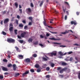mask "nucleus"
Here are the masks:
<instances>
[{
  "label": "nucleus",
  "mask_w": 80,
  "mask_h": 80,
  "mask_svg": "<svg viewBox=\"0 0 80 80\" xmlns=\"http://www.w3.org/2000/svg\"><path fill=\"white\" fill-rule=\"evenodd\" d=\"M58 53L59 55H61V56H63V53H62V52H59Z\"/></svg>",
  "instance_id": "obj_23"
},
{
  "label": "nucleus",
  "mask_w": 80,
  "mask_h": 80,
  "mask_svg": "<svg viewBox=\"0 0 80 80\" xmlns=\"http://www.w3.org/2000/svg\"><path fill=\"white\" fill-rule=\"evenodd\" d=\"M60 47H65L66 46H65L60 45L59 46Z\"/></svg>",
  "instance_id": "obj_56"
},
{
  "label": "nucleus",
  "mask_w": 80,
  "mask_h": 80,
  "mask_svg": "<svg viewBox=\"0 0 80 80\" xmlns=\"http://www.w3.org/2000/svg\"><path fill=\"white\" fill-rule=\"evenodd\" d=\"M70 25H66V28H69V27H70Z\"/></svg>",
  "instance_id": "obj_36"
},
{
  "label": "nucleus",
  "mask_w": 80,
  "mask_h": 80,
  "mask_svg": "<svg viewBox=\"0 0 80 80\" xmlns=\"http://www.w3.org/2000/svg\"><path fill=\"white\" fill-rule=\"evenodd\" d=\"M50 33H53V34H57V32H52L51 31H50Z\"/></svg>",
  "instance_id": "obj_42"
},
{
  "label": "nucleus",
  "mask_w": 80,
  "mask_h": 80,
  "mask_svg": "<svg viewBox=\"0 0 80 80\" xmlns=\"http://www.w3.org/2000/svg\"><path fill=\"white\" fill-rule=\"evenodd\" d=\"M15 48H16V50L17 51H18V47H17L16 46L15 47Z\"/></svg>",
  "instance_id": "obj_49"
},
{
  "label": "nucleus",
  "mask_w": 80,
  "mask_h": 80,
  "mask_svg": "<svg viewBox=\"0 0 80 80\" xmlns=\"http://www.w3.org/2000/svg\"><path fill=\"white\" fill-rule=\"evenodd\" d=\"M19 11L20 12V13H22V9H19Z\"/></svg>",
  "instance_id": "obj_61"
},
{
  "label": "nucleus",
  "mask_w": 80,
  "mask_h": 80,
  "mask_svg": "<svg viewBox=\"0 0 80 80\" xmlns=\"http://www.w3.org/2000/svg\"><path fill=\"white\" fill-rule=\"evenodd\" d=\"M30 71L31 72H32V73H33L35 72V71H34V69H31Z\"/></svg>",
  "instance_id": "obj_21"
},
{
  "label": "nucleus",
  "mask_w": 80,
  "mask_h": 80,
  "mask_svg": "<svg viewBox=\"0 0 80 80\" xmlns=\"http://www.w3.org/2000/svg\"><path fill=\"white\" fill-rule=\"evenodd\" d=\"M2 34H3V35H7V33H6V32H4V31H3L2 32Z\"/></svg>",
  "instance_id": "obj_30"
},
{
  "label": "nucleus",
  "mask_w": 80,
  "mask_h": 80,
  "mask_svg": "<svg viewBox=\"0 0 80 80\" xmlns=\"http://www.w3.org/2000/svg\"><path fill=\"white\" fill-rule=\"evenodd\" d=\"M3 62H7L8 61L7 60L5 59H3Z\"/></svg>",
  "instance_id": "obj_52"
},
{
  "label": "nucleus",
  "mask_w": 80,
  "mask_h": 80,
  "mask_svg": "<svg viewBox=\"0 0 80 80\" xmlns=\"http://www.w3.org/2000/svg\"><path fill=\"white\" fill-rule=\"evenodd\" d=\"M28 19L31 21L32 22V19H33V18L32 17H30L28 18Z\"/></svg>",
  "instance_id": "obj_17"
},
{
  "label": "nucleus",
  "mask_w": 80,
  "mask_h": 80,
  "mask_svg": "<svg viewBox=\"0 0 80 80\" xmlns=\"http://www.w3.org/2000/svg\"><path fill=\"white\" fill-rule=\"evenodd\" d=\"M47 71H48L50 70V68L48 67L46 68Z\"/></svg>",
  "instance_id": "obj_29"
},
{
  "label": "nucleus",
  "mask_w": 80,
  "mask_h": 80,
  "mask_svg": "<svg viewBox=\"0 0 80 80\" xmlns=\"http://www.w3.org/2000/svg\"><path fill=\"white\" fill-rule=\"evenodd\" d=\"M18 57V58H19V59H23V56L22 55H19Z\"/></svg>",
  "instance_id": "obj_12"
},
{
  "label": "nucleus",
  "mask_w": 80,
  "mask_h": 80,
  "mask_svg": "<svg viewBox=\"0 0 80 80\" xmlns=\"http://www.w3.org/2000/svg\"><path fill=\"white\" fill-rule=\"evenodd\" d=\"M0 78H1V79H2V78H3V75H0Z\"/></svg>",
  "instance_id": "obj_38"
},
{
  "label": "nucleus",
  "mask_w": 80,
  "mask_h": 80,
  "mask_svg": "<svg viewBox=\"0 0 80 80\" xmlns=\"http://www.w3.org/2000/svg\"><path fill=\"white\" fill-rule=\"evenodd\" d=\"M12 66L13 67V70H16V69H17V66H16V64H13Z\"/></svg>",
  "instance_id": "obj_11"
},
{
  "label": "nucleus",
  "mask_w": 80,
  "mask_h": 80,
  "mask_svg": "<svg viewBox=\"0 0 80 80\" xmlns=\"http://www.w3.org/2000/svg\"><path fill=\"white\" fill-rule=\"evenodd\" d=\"M67 19V16L66 15L65 17V20H66Z\"/></svg>",
  "instance_id": "obj_55"
},
{
  "label": "nucleus",
  "mask_w": 80,
  "mask_h": 80,
  "mask_svg": "<svg viewBox=\"0 0 80 80\" xmlns=\"http://www.w3.org/2000/svg\"><path fill=\"white\" fill-rule=\"evenodd\" d=\"M37 72H40L41 70L40 69H38L37 70Z\"/></svg>",
  "instance_id": "obj_45"
},
{
  "label": "nucleus",
  "mask_w": 80,
  "mask_h": 80,
  "mask_svg": "<svg viewBox=\"0 0 80 80\" xmlns=\"http://www.w3.org/2000/svg\"><path fill=\"white\" fill-rule=\"evenodd\" d=\"M12 64H9L8 65V67H12Z\"/></svg>",
  "instance_id": "obj_35"
},
{
  "label": "nucleus",
  "mask_w": 80,
  "mask_h": 80,
  "mask_svg": "<svg viewBox=\"0 0 80 80\" xmlns=\"http://www.w3.org/2000/svg\"><path fill=\"white\" fill-rule=\"evenodd\" d=\"M15 6L16 7V8H18V4L16 2L15 3Z\"/></svg>",
  "instance_id": "obj_33"
},
{
  "label": "nucleus",
  "mask_w": 80,
  "mask_h": 80,
  "mask_svg": "<svg viewBox=\"0 0 80 80\" xmlns=\"http://www.w3.org/2000/svg\"><path fill=\"white\" fill-rule=\"evenodd\" d=\"M40 67V66H39V65H38V64H37L35 65V67H36V68H38V67Z\"/></svg>",
  "instance_id": "obj_19"
},
{
  "label": "nucleus",
  "mask_w": 80,
  "mask_h": 80,
  "mask_svg": "<svg viewBox=\"0 0 80 80\" xmlns=\"http://www.w3.org/2000/svg\"><path fill=\"white\" fill-rule=\"evenodd\" d=\"M26 12L28 14H29L31 12H32V11L31 10V9H30V8H27L26 9Z\"/></svg>",
  "instance_id": "obj_3"
},
{
  "label": "nucleus",
  "mask_w": 80,
  "mask_h": 80,
  "mask_svg": "<svg viewBox=\"0 0 80 80\" xmlns=\"http://www.w3.org/2000/svg\"><path fill=\"white\" fill-rule=\"evenodd\" d=\"M49 39H50V40H56V38H49Z\"/></svg>",
  "instance_id": "obj_16"
},
{
  "label": "nucleus",
  "mask_w": 80,
  "mask_h": 80,
  "mask_svg": "<svg viewBox=\"0 0 80 80\" xmlns=\"http://www.w3.org/2000/svg\"><path fill=\"white\" fill-rule=\"evenodd\" d=\"M44 21L43 22L44 25L45 26H47V24H46V22H45V18L44 19Z\"/></svg>",
  "instance_id": "obj_18"
},
{
  "label": "nucleus",
  "mask_w": 80,
  "mask_h": 80,
  "mask_svg": "<svg viewBox=\"0 0 80 80\" xmlns=\"http://www.w3.org/2000/svg\"><path fill=\"white\" fill-rule=\"evenodd\" d=\"M7 41L9 43H14L15 42V40L10 38H8L7 39Z\"/></svg>",
  "instance_id": "obj_1"
},
{
  "label": "nucleus",
  "mask_w": 80,
  "mask_h": 80,
  "mask_svg": "<svg viewBox=\"0 0 80 80\" xmlns=\"http://www.w3.org/2000/svg\"><path fill=\"white\" fill-rule=\"evenodd\" d=\"M67 65V63L65 62H62V65Z\"/></svg>",
  "instance_id": "obj_31"
},
{
  "label": "nucleus",
  "mask_w": 80,
  "mask_h": 80,
  "mask_svg": "<svg viewBox=\"0 0 80 80\" xmlns=\"http://www.w3.org/2000/svg\"><path fill=\"white\" fill-rule=\"evenodd\" d=\"M28 28V27L27 26H24V29L25 30H27Z\"/></svg>",
  "instance_id": "obj_32"
},
{
  "label": "nucleus",
  "mask_w": 80,
  "mask_h": 80,
  "mask_svg": "<svg viewBox=\"0 0 80 80\" xmlns=\"http://www.w3.org/2000/svg\"><path fill=\"white\" fill-rule=\"evenodd\" d=\"M22 22L23 23H26V22L25 20L22 21Z\"/></svg>",
  "instance_id": "obj_57"
},
{
  "label": "nucleus",
  "mask_w": 80,
  "mask_h": 80,
  "mask_svg": "<svg viewBox=\"0 0 80 80\" xmlns=\"http://www.w3.org/2000/svg\"><path fill=\"white\" fill-rule=\"evenodd\" d=\"M25 35H26V32H24L21 34V37L23 38V37H24L25 36Z\"/></svg>",
  "instance_id": "obj_9"
},
{
  "label": "nucleus",
  "mask_w": 80,
  "mask_h": 80,
  "mask_svg": "<svg viewBox=\"0 0 80 80\" xmlns=\"http://www.w3.org/2000/svg\"><path fill=\"white\" fill-rule=\"evenodd\" d=\"M28 73H29V71H26L25 72L23 73L22 75L23 77H25V76L27 74H28Z\"/></svg>",
  "instance_id": "obj_5"
},
{
  "label": "nucleus",
  "mask_w": 80,
  "mask_h": 80,
  "mask_svg": "<svg viewBox=\"0 0 80 80\" xmlns=\"http://www.w3.org/2000/svg\"><path fill=\"white\" fill-rule=\"evenodd\" d=\"M57 55V52L56 51H54L52 53H50L49 54V55L50 56H51V57H53V55H54V56H55Z\"/></svg>",
  "instance_id": "obj_2"
},
{
  "label": "nucleus",
  "mask_w": 80,
  "mask_h": 80,
  "mask_svg": "<svg viewBox=\"0 0 80 80\" xmlns=\"http://www.w3.org/2000/svg\"><path fill=\"white\" fill-rule=\"evenodd\" d=\"M28 42L30 43V42H32V38H30L28 40Z\"/></svg>",
  "instance_id": "obj_15"
},
{
  "label": "nucleus",
  "mask_w": 80,
  "mask_h": 80,
  "mask_svg": "<svg viewBox=\"0 0 80 80\" xmlns=\"http://www.w3.org/2000/svg\"><path fill=\"white\" fill-rule=\"evenodd\" d=\"M54 44H56V45H61L62 44L58 42H54Z\"/></svg>",
  "instance_id": "obj_27"
},
{
  "label": "nucleus",
  "mask_w": 80,
  "mask_h": 80,
  "mask_svg": "<svg viewBox=\"0 0 80 80\" xmlns=\"http://www.w3.org/2000/svg\"><path fill=\"white\" fill-rule=\"evenodd\" d=\"M17 30L16 29L14 30L15 33L16 35H17Z\"/></svg>",
  "instance_id": "obj_37"
},
{
  "label": "nucleus",
  "mask_w": 80,
  "mask_h": 80,
  "mask_svg": "<svg viewBox=\"0 0 80 80\" xmlns=\"http://www.w3.org/2000/svg\"><path fill=\"white\" fill-rule=\"evenodd\" d=\"M16 23L17 24H18V20H16Z\"/></svg>",
  "instance_id": "obj_59"
},
{
  "label": "nucleus",
  "mask_w": 80,
  "mask_h": 80,
  "mask_svg": "<svg viewBox=\"0 0 80 80\" xmlns=\"http://www.w3.org/2000/svg\"><path fill=\"white\" fill-rule=\"evenodd\" d=\"M20 75V73H16V76H18V75Z\"/></svg>",
  "instance_id": "obj_54"
},
{
  "label": "nucleus",
  "mask_w": 80,
  "mask_h": 80,
  "mask_svg": "<svg viewBox=\"0 0 80 80\" xmlns=\"http://www.w3.org/2000/svg\"><path fill=\"white\" fill-rule=\"evenodd\" d=\"M43 1H42L40 3V7H42V5H43Z\"/></svg>",
  "instance_id": "obj_25"
},
{
  "label": "nucleus",
  "mask_w": 80,
  "mask_h": 80,
  "mask_svg": "<svg viewBox=\"0 0 80 80\" xmlns=\"http://www.w3.org/2000/svg\"><path fill=\"white\" fill-rule=\"evenodd\" d=\"M31 7H33V4L32 3H31Z\"/></svg>",
  "instance_id": "obj_51"
},
{
  "label": "nucleus",
  "mask_w": 80,
  "mask_h": 80,
  "mask_svg": "<svg viewBox=\"0 0 80 80\" xmlns=\"http://www.w3.org/2000/svg\"><path fill=\"white\" fill-rule=\"evenodd\" d=\"M13 27H10L9 29V31H10V32H12V31H13Z\"/></svg>",
  "instance_id": "obj_13"
},
{
  "label": "nucleus",
  "mask_w": 80,
  "mask_h": 80,
  "mask_svg": "<svg viewBox=\"0 0 80 80\" xmlns=\"http://www.w3.org/2000/svg\"><path fill=\"white\" fill-rule=\"evenodd\" d=\"M19 26L20 27H23V25L22 24H20L19 25Z\"/></svg>",
  "instance_id": "obj_22"
},
{
  "label": "nucleus",
  "mask_w": 80,
  "mask_h": 80,
  "mask_svg": "<svg viewBox=\"0 0 80 80\" xmlns=\"http://www.w3.org/2000/svg\"><path fill=\"white\" fill-rule=\"evenodd\" d=\"M47 37H49L50 36V34L48 33H47L46 34Z\"/></svg>",
  "instance_id": "obj_58"
},
{
  "label": "nucleus",
  "mask_w": 80,
  "mask_h": 80,
  "mask_svg": "<svg viewBox=\"0 0 80 80\" xmlns=\"http://www.w3.org/2000/svg\"><path fill=\"white\" fill-rule=\"evenodd\" d=\"M73 45H76V46H79V44L77 43L74 44Z\"/></svg>",
  "instance_id": "obj_40"
},
{
  "label": "nucleus",
  "mask_w": 80,
  "mask_h": 80,
  "mask_svg": "<svg viewBox=\"0 0 80 80\" xmlns=\"http://www.w3.org/2000/svg\"><path fill=\"white\" fill-rule=\"evenodd\" d=\"M59 77H60V78H63V75H59Z\"/></svg>",
  "instance_id": "obj_43"
},
{
  "label": "nucleus",
  "mask_w": 80,
  "mask_h": 80,
  "mask_svg": "<svg viewBox=\"0 0 80 80\" xmlns=\"http://www.w3.org/2000/svg\"><path fill=\"white\" fill-rule=\"evenodd\" d=\"M51 76L50 75H47L46 76V78H50V77Z\"/></svg>",
  "instance_id": "obj_28"
},
{
  "label": "nucleus",
  "mask_w": 80,
  "mask_h": 80,
  "mask_svg": "<svg viewBox=\"0 0 80 80\" xmlns=\"http://www.w3.org/2000/svg\"><path fill=\"white\" fill-rule=\"evenodd\" d=\"M71 23L72 25H73V24L74 25H77V23L76 21H72L71 22Z\"/></svg>",
  "instance_id": "obj_4"
},
{
  "label": "nucleus",
  "mask_w": 80,
  "mask_h": 80,
  "mask_svg": "<svg viewBox=\"0 0 80 80\" xmlns=\"http://www.w3.org/2000/svg\"><path fill=\"white\" fill-rule=\"evenodd\" d=\"M78 78L80 79V73H78Z\"/></svg>",
  "instance_id": "obj_53"
},
{
  "label": "nucleus",
  "mask_w": 80,
  "mask_h": 80,
  "mask_svg": "<svg viewBox=\"0 0 80 80\" xmlns=\"http://www.w3.org/2000/svg\"><path fill=\"white\" fill-rule=\"evenodd\" d=\"M9 21V19L8 18L4 20V23L5 24L7 23L8 21Z\"/></svg>",
  "instance_id": "obj_10"
},
{
  "label": "nucleus",
  "mask_w": 80,
  "mask_h": 80,
  "mask_svg": "<svg viewBox=\"0 0 80 80\" xmlns=\"http://www.w3.org/2000/svg\"><path fill=\"white\" fill-rule=\"evenodd\" d=\"M32 25V22H30L29 23V24H28L29 25L31 26V25Z\"/></svg>",
  "instance_id": "obj_41"
},
{
  "label": "nucleus",
  "mask_w": 80,
  "mask_h": 80,
  "mask_svg": "<svg viewBox=\"0 0 80 80\" xmlns=\"http://www.w3.org/2000/svg\"><path fill=\"white\" fill-rule=\"evenodd\" d=\"M10 27H13V25H12V23L10 24Z\"/></svg>",
  "instance_id": "obj_60"
},
{
  "label": "nucleus",
  "mask_w": 80,
  "mask_h": 80,
  "mask_svg": "<svg viewBox=\"0 0 80 80\" xmlns=\"http://www.w3.org/2000/svg\"><path fill=\"white\" fill-rule=\"evenodd\" d=\"M56 40H58V41H59L60 40V38H56H56L55 41H56Z\"/></svg>",
  "instance_id": "obj_48"
},
{
  "label": "nucleus",
  "mask_w": 80,
  "mask_h": 80,
  "mask_svg": "<svg viewBox=\"0 0 80 80\" xmlns=\"http://www.w3.org/2000/svg\"><path fill=\"white\" fill-rule=\"evenodd\" d=\"M19 42L21 43H23V40H20L19 41Z\"/></svg>",
  "instance_id": "obj_46"
},
{
  "label": "nucleus",
  "mask_w": 80,
  "mask_h": 80,
  "mask_svg": "<svg viewBox=\"0 0 80 80\" xmlns=\"http://www.w3.org/2000/svg\"><path fill=\"white\" fill-rule=\"evenodd\" d=\"M61 68L60 67L58 68L57 69L58 70H61Z\"/></svg>",
  "instance_id": "obj_62"
},
{
  "label": "nucleus",
  "mask_w": 80,
  "mask_h": 80,
  "mask_svg": "<svg viewBox=\"0 0 80 80\" xmlns=\"http://www.w3.org/2000/svg\"><path fill=\"white\" fill-rule=\"evenodd\" d=\"M39 45H40V46H41V47H43V44H40Z\"/></svg>",
  "instance_id": "obj_50"
},
{
  "label": "nucleus",
  "mask_w": 80,
  "mask_h": 80,
  "mask_svg": "<svg viewBox=\"0 0 80 80\" xmlns=\"http://www.w3.org/2000/svg\"><path fill=\"white\" fill-rule=\"evenodd\" d=\"M47 64H45L43 65V66H42V67L43 68H46V67H47Z\"/></svg>",
  "instance_id": "obj_20"
},
{
  "label": "nucleus",
  "mask_w": 80,
  "mask_h": 80,
  "mask_svg": "<svg viewBox=\"0 0 80 80\" xmlns=\"http://www.w3.org/2000/svg\"><path fill=\"white\" fill-rule=\"evenodd\" d=\"M2 68L3 70V71H8V69L7 68H5V67H3V66L1 67Z\"/></svg>",
  "instance_id": "obj_6"
},
{
  "label": "nucleus",
  "mask_w": 80,
  "mask_h": 80,
  "mask_svg": "<svg viewBox=\"0 0 80 80\" xmlns=\"http://www.w3.org/2000/svg\"><path fill=\"white\" fill-rule=\"evenodd\" d=\"M67 70V68H64L60 71V73H63V71H64V70Z\"/></svg>",
  "instance_id": "obj_7"
},
{
  "label": "nucleus",
  "mask_w": 80,
  "mask_h": 80,
  "mask_svg": "<svg viewBox=\"0 0 80 80\" xmlns=\"http://www.w3.org/2000/svg\"><path fill=\"white\" fill-rule=\"evenodd\" d=\"M51 66L52 67H54V66H55V64L53 63H51Z\"/></svg>",
  "instance_id": "obj_26"
},
{
  "label": "nucleus",
  "mask_w": 80,
  "mask_h": 80,
  "mask_svg": "<svg viewBox=\"0 0 80 80\" xmlns=\"http://www.w3.org/2000/svg\"><path fill=\"white\" fill-rule=\"evenodd\" d=\"M32 56L33 57H37V55L36 54H34L32 55Z\"/></svg>",
  "instance_id": "obj_34"
},
{
  "label": "nucleus",
  "mask_w": 80,
  "mask_h": 80,
  "mask_svg": "<svg viewBox=\"0 0 80 80\" xmlns=\"http://www.w3.org/2000/svg\"><path fill=\"white\" fill-rule=\"evenodd\" d=\"M73 53V52L72 51H70V52H68V54H69V55H70V54H71V53Z\"/></svg>",
  "instance_id": "obj_44"
},
{
  "label": "nucleus",
  "mask_w": 80,
  "mask_h": 80,
  "mask_svg": "<svg viewBox=\"0 0 80 80\" xmlns=\"http://www.w3.org/2000/svg\"><path fill=\"white\" fill-rule=\"evenodd\" d=\"M40 38H44L45 39H47V38L46 37V36L45 35H44L43 36L42 35H40Z\"/></svg>",
  "instance_id": "obj_8"
},
{
  "label": "nucleus",
  "mask_w": 80,
  "mask_h": 80,
  "mask_svg": "<svg viewBox=\"0 0 80 80\" xmlns=\"http://www.w3.org/2000/svg\"><path fill=\"white\" fill-rule=\"evenodd\" d=\"M42 60H44V61H47V59L46 58H42Z\"/></svg>",
  "instance_id": "obj_24"
},
{
  "label": "nucleus",
  "mask_w": 80,
  "mask_h": 80,
  "mask_svg": "<svg viewBox=\"0 0 80 80\" xmlns=\"http://www.w3.org/2000/svg\"><path fill=\"white\" fill-rule=\"evenodd\" d=\"M4 75H8V72H5L4 73Z\"/></svg>",
  "instance_id": "obj_63"
},
{
  "label": "nucleus",
  "mask_w": 80,
  "mask_h": 80,
  "mask_svg": "<svg viewBox=\"0 0 80 80\" xmlns=\"http://www.w3.org/2000/svg\"><path fill=\"white\" fill-rule=\"evenodd\" d=\"M25 60L27 62H30V59L29 58H27L25 59Z\"/></svg>",
  "instance_id": "obj_14"
},
{
  "label": "nucleus",
  "mask_w": 80,
  "mask_h": 80,
  "mask_svg": "<svg viewBox=\"0 0 80 80\" xmlns=\"http://www.w3.org/2000/svg\"><path fill=\"white\" fill-rule=\"evenodd\" d=\"M72 60H73V58H70L69 59V61H70V62H72Z\"/></svg>",
  "instance_id": "obj_39"
},
{
  "label": "nucleus",
  "mask_w": 80,
  "mask_h": 80,
  "mask_svg": "<svg viewBox=\"0 0 80 80\" xmlns=\"http://www.w3.org/2000/svg\"><path fill=\"white\" fill-rule=\"evenodd\" d=\"M17 18H18V19H19V18H20V16L19 15H17Z\"/></svg>",
  "instance_id": "obj_64"
},
{
  "label": "nucleus",
  "mask_w": 80,
  "mask_h": 80,
  "mask_svg": "<svg viewBox=\"0 0 80 80\" xmlns=\"http://www.w3.org/2000/svg\"><path fill=\"white\" fill-rule=\"evenodd\" d=\"M67 33H68V32H62L61 34H66Z\"/></svg>",
  "instance_id": "obj_47"
}]
</instances>
